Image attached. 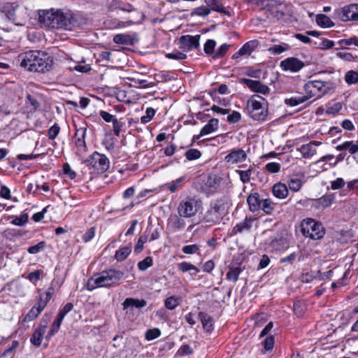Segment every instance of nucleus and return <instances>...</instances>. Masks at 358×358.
Returning <instances> with one entry per match:
<instances>
[{"label":"nucleus","mask_w":358,"mask_h":358,"mask_svg":"<svg viewBox=\"0 0 358 358\" xmlns=\"http://www.w3.org/2000/svg\"><path fill=\"white\" fill-rule=\"evenodd\" d=\"M38 22L41 27L52 29L71 30L77 26V22L72 14L61 11L41 10L38 13Z\"/></svg>","instance_id":"1"},{"label":"nucleus","mask_w":358,"mask_h":358,"mask_svg":"<svg viewBox=\"0 0 358 358\" xmlns=\"http://www.w3.org/2000/svg\"><path fill=\"white\" fill-rule=\"evenodd\" d=\"M48 57L41 51L29 50L17 57L20 65L29 71L44 72L50 66Z\"/></svg>","instance_id":"2"},{"label":"nucleus","mask_w":358,"mask_h":358,"mask_svg":"<svg viewBox=\"0 0 358 358\" xmlns=\"http://www.w3.org/2000/svg\"><path fill=\"white\" fill-rule=\"evenodd\" d=\"M124 272L117 269H108L90 278L87 284V289L93 290L98 287H115L121 283Z\"/></svg>","instance_id":"3"},{"label":"nucleus","mask_w":358,"mask_h":358,"mask_svg":"<svg viewBox=\"0 0 358 358\" xmlns=\"http://www.w3.org/2000/svg\"><path fill=\"white\" fill-rule=\"evenodd\" d=\"M0 11L16 25H22L23 20L26 18L25 8L16 2H6L2 5L0 4Z\"/></svg>","instance_id":"4"},{"label":"nucleus","mask_w":358,"mask_h":358,"mask_svg":"<svg viewBox=\"0 0 358 358\" xmlns=\"http://www.w3.org/2000/svg\"><path fill=\"white\" fill-rule=\"evenodd\" d=\"M306 90L310 94V97H320L324 94L334 92L336 86L331 80L322 81L320 80H312L305 85Z\"/></svg>","instance_id":"5"},{"label":"nucleus","mask_w":358,"mask_h":358,"mask_svg":"<svg viewBox=\"0 0 358 358\" xmlns=\"http://www.w3.org/2000/svg\"><path fill=\"white\" fill-rule=\"evenodd\" d=\"M83 163L88 167L91 173H103L108 169L110 164L108 159L97 152H94Z\"/></svg>","instance_id":"6"},{"label":"nucleus","mask_w":358,"mask_h":358,"mask_svg":"<svg viewBox=\"0 0 358 358\" xmlns=\"http://www.w3.org/2000/svg\"><path fill=\"white\" fill-rule=\"evenodd\" d=\"M301 227L303 235L313 240H319L325 234V230L322 224L311 218L303 220Z\"/></svg>","instance_id":"7"},{"label":"nucleus","mask_w":358,"mask_h":358,"mask_svg":"<svg viewBox=\"0 0 358 358\" xmlns=\"http://www.w3.org/2000/svg\"><path fill=\"white\" fill-rule=\"evenodd\" d=\"M199 208V203L195 198H187L179 203L178 213L180 217H192L194 216Z\"/></svg>","instance_id":"8"},{"label":"nucleus","mask_w":358,"mask_h":358,"mask_svg":"<svg viewBox=\"0 0 358 358\" xmlns=\"http://www.w3.org/2000/svg\"><path fill=\"white\" fill-rule=\"evenodd\" d=\"M101 115L106 122L113 123V130L116 136H120V131L126 129L131 124V119L127 117L117 118L110 113H101Z\"/></svg>","instance_id":"9"},{"label":"nucleus","mask_w":358,"mask_h":358,"mask_svg":"<svg viewBox=\"0 0 358 358\" xmlns=\"http://www.w3.org/2000/svg\"><path fill=\"white\" fill-rule=\"evenodd\" d=\"M335 15L343 22L358 20V4L346 6L335 12Z\"/></svg>","instance_id":"10"},{"label":"nucleus","mask_w":358,"mask_h":358,"mask_svg":"<svg viewBox=\"0 0 358 358\" xmlns=\"http://www.w3.org/2000/svg\"><path fill=\"white\" fill-rule=\"evenodd\" d=\"M200 36H182L179 38L180 48L184 52H188L192 49H196L199 45Z\"/></svg>","instance_id":"11"},{"label":"nucleus","mask_w":358,"mask_h":358,"mask_svg":"<svg viewBox=\"0 0 358 358\" xmlns=\"http://www.w3.org/2000/svg\"><path fill=\"white\" fill-rule=\"evenodd\" d=\"M240 82L247 85L252 92L267 94L270 92V88L262 83L259 80H255L248 78H241Z\"/></svg>","instance_id":"12"},{"label":"nucleus","mask_w":358,"mask_h":358,"mask_svg":"<svg viewBox=\"0 0 358 358\" xmlns=\"http://www.w3.org/2000/svg\"><path fill=\"white\" fill-rule=\"evenodd\" d=\"M280 66L285 71L296 72L303 67L304 64L296 57H289L281 61Z\"/></svg>","instance_id":"13"},{"label":"nucleus","mask_w":358,"mask_h":358,"mask_svg":"<svg viewBox=\"0 0 358 358\" xmlns=\"http://www.w3.org/2000/svg\"><path fill=\"white\" fill-rule=\"evenodd\" d=\"M320 144V141H313L308 143L302 145L297 148V150L300 152L303 158L309 159L316 154V147L319 146Z\"/></svg>","instance_id":"14"},{"label":"nucleus","mask_w":358,"mask_h":358,"mask_svg":"<svg viewBox=\"0 0 358 358\" xmlns=\"http://www.w3.org/2000/svg\"><path fill=\"white\" fill-rule=\"evenodd\" d=\"M247 158L245 152L242 149L231 150L226 157L225 161L231 164L242 162Z\"/></svg>","instance_id":"15"},{"label":"nucleus","mask_w":358,"mask_h":358,"mask_svg":"<svg viewBox=\"0 0 358 358\" xmlns=\"http://www.w3.org/2000/svg\"><path fill=\"white\" fill-rule=\"evenodd\" d=\"M86 130V127H80L77 129L75 133V143L78 152H85L86 150L87 147L85 140Z\"/></svg>","instance_id":"16"},{"label":"nucleus","mask_w":358,"mask_h":358,"mask_svg":"<svg viewBox=\"0 0 358 358\" xmlns=\"http://www.w3.org/2000/svg\"><path fill=\"white\" fill-rule=\"evenodd\" d=\"M335 196L333 194H326L320 199L315 200L313 203V207L317 210H323L333 203Z\"/></svg>","instance_id":"17"},{"label":"nucleus","mask_w":358,"mask_h":358,"mask_svg":"<svg viewBox=\"0 0 358 358\" xmlns=\"http://www.w3.org/2000/svg\"><path fill=\"white\" fill-rule=\"evenodd\" d=\"M248 106L252 110H257L259 109H265L267 107L266 100L259 95H253L248 101Z\"/></svg>","instance_id":"18"},{"label":"nucleus","mask_w":358,"mask_h":358,"mask_svg":"<svg viewBox=\"0 0 358 358\" xmlns=\"http://www.w3.org/2000/svg\"><path fill=\"white\" fill-rule=\"evenodd\" d=\"M208 213L214 216L212 221L219 220L220 217L225 213L224 203L221 201H217L208 211Z\"/></svg>","instance_id":"19"},{"label":"nucleus","mask_w":358,"mask_h":358,"mask_svg":"<svg viewBox=\"0 0 358 358\" xmlns=\"http://www.w3.org/2000/svg\"><path fill=\"white\" fill-rule=\"evenodd\" d=\"M47 329V324L44 325H40L38 328L35 329L33 334L31 336L30 341L31 343L36 346L38 347L41 345L42 342V338L44 335V334L46 331Z\"/></svg>","instance_id":"20"},{"label":"nucleus","mask_w":358,"mask_h":358,"mask_svg":"<svg viewBox=\"0 0 358 358\" xmlns=\"http://www.w3.org/2000/svg\"><path fill=\"white\" fill-rule=\"evenodd\" d=\"M336 150H347L350 155L358 152V141H346L336 147Z\"/></svg>","instance_id":"21"},{"label":"nucleus","mask_w":358,"mask_h":358,"mask_svg":"<svg viewBox=\"0 0 358 358\" xmlns=\"http://www.w3.org/2000/svg\"><path fill=\"white\" fill-rule=\"evenodd\" d=\"M147 305V301L144 299L135 298H127L122 303L123 310L129 308H142Z\"/></svg>","instance_id":"22"},{"label":"nucleus","mask_w":358,"mask_h":358,"mask_svg":"<svg viewBox=\"0 0 358 358\" xmlns=\"http://www.w3.org/2000/svg\"><path fill=\"white\" fill-rule=\"evenodd\" d=\"M45 308L43 304L38 301L31 308L28 313L24 316L23 322H30L36 319Z\"/></svg>","instance_id":"23"},{"label":"nucleus","mask_w":358,"mask_h":358,"mask_svg":"<svg viewBox=\"0 0 358 358\" xmlns=\"http://www.w3.org/2000/svg\"><path fill=\"white\" fill-rule=\"evenodd\" d=\"M247 202L249 206V209L252 212H256L261 208L262 200L259 198L258 193L250 194L247 199Z\"/></svg>","instance_id":"24"},{"label":"nucleus","mask_w":358,"mask_h":358,"mask_svg":"<svg viewBox=\"0 0 358 358\" xmlns=\"http://www.w3.org/2000/svg\"><path fill=\"white\" fill-rule=\"evenodd\" d=\"M180 215H171L168 220V226L173 230H179L182 229L185 225V221Z\"/></svg>","instance_id":"25"},{"label":"nucleus","mask_w":358,"mask_h":358,"mask_svg":"<svg viewBox=\"0 0 358 358\" xmlns=\"http://www.w3.org/2000/svg\"><path fill=\"white\" fill-rule=\"evenodd\" d=\"M272 192L273 195L278 199H285L288 195V188L284 183L278 182L273 185Z\"/></svg>","instance_id":"26"},{"label":"nucleus","mask_w":358,"mask_h":358,"mask_svg":"<svg viewBox=\"0 0 358 358\" xmlns=\"http://www.w3.org/2000/svg\"><path fill=\"white\" fill-rule=\"evenodd\" d=\"M206 4L210 10L216 11L220 13H224L229 15V12L222 6L220 0H205Z\"/></svg>","instance_id":"27"},{"label":"nucleus","mask_w":358,"mask_h":358,"mask_svg":"<svg viewBox=\"0 0 358 358\" xmlns=\"http://www.w3.org/2000/svg\"><path fill=\"white\" fill-rule=\"evenodd\" d=\"M113 41L115 43L131 45L134 43V39L129 34H116L113 37Z\"/></svg>","instance_id":"28"},{"label":"nucleus","mask_w":358,"mask_h":358,"mask_svg":"<svg viewBox=\"0 0 358 358\" xmlns=\"http://www.w3.org/2000/svg\"><path fill=\"white\" fill-rule=\"evenodd\" d=\"M199 317L201 320L203 329L206 331H210L213 329V318L205 313L200 312Z\"/></svg>","instance_id":"29"},{"label":"nucleus","mask_w":358,"mask_h":358,"mask_svg":"<svg viewBox=\"0 0 358 358\" xmlns=\"http://www.w3.org/2000/svg\"><path fill=\"white\" fill-rule=\"evenodd\" d=\"M316 23L324 28H330L334 26V23L332 20L324 14H318L315 19Z\"/></svg>","instance_id":"30"},{"label":"nucleus","mask_w":358,"mask_h":358,"mask_svg":"<svg viewBox=\"0 0 358 358\" xmlns=\"http://www.w3.org/2000/svg\"><path fill=\"white\" fill-rule=\"evenodd\" d=\"M218 120L213 118L207 124H206L201 130V135H207L215 131L218 128Z\"/></svg>","instance_id":"31"},{"label":"nucleus","mask_w":358,"mask_h":358,"mask_svg":"<svg viewBox=\"0 0 358 358\" xmlns=\"http://www.w3.org/2000/svg\"><path fill=\"white\" fill-rule=\"evenodd\" d=\"M178 268L180 271L185 272H190L192 275H196L199 272V269L196 268L194 265L191 263L187 262H182L178 264Z\"/></svg>","instance_id":"32"},{"label":"nucleus","mask_w":358,"mask_h":358,"mask_svg":"<svg viewBox=\"0 0 358 358\" xmlns=\"http://www.w3.org/2000/svg\"><path fill=\"white\" fill-rule=\"evenodd\" d=\"M63 318L59 317V315H57L55 320H54L53 323L52 324L50 327V329L48 332V334L46 336V338L49 339L53 335H55L59 329L61 324L62 322Z\"/></svg>","instance_id":"33"},{"label":"nucleus","mask_w":358,"mask_h":358,"mask_svg":"<svg viewBox=\"0 0 358 358\" xmlns=\"http://www.w3.org/2000/svg\"><path fill=\"white\" fill-rule=\"evenodd\" d=\"M205 181V186L203 187L204 192H213L217 187L216 178L213 176H208Z\"/></svg>","instance_id":"34"},{"label":"nucleus","mask_w":358,"mask_h":358,"mask_svg":"<svg viewBox=\"0 0 358 358\" xmlns=\"http://www.w3.org/2000/svg\"><path fill=\"white\" fill-rule=\"evenodd\" d=\"M131 252V246L123 247L116 251L115 258L118 262L124 260Z\"/></svg>","instance_id":"35"},{"label":"nucleus","mask_w":358,"mask_h":358,"mask_svg":"<svg viewBox=\"0 0 358 358\" xmlns=\"http://www.w3.org/2000/svg\"><path fill=\"white\" fill-rule=\"evenodd\" d=\"M180 299L175 296L168 297L164 301V306L171 310H174L180 304Z\"/></svg>","instance_id":"36"},{"label":"nucleus","mask_w":358,"mask_h":358,"mask_svg":"<svg viewBox=\"0 0 358 358\" xmlns=\"http://www.w3.org/2000/svg\"><path fill=\"white\" fill-rule=\"evenodd\" d=\"M54 294V289L52 287H50L47 289V291L43 294L39 296L38 301L41 304H43V306L45 307L51 299L52 295Z\"/></svg>","instance_id":"37"},{"label":"nucleus","mask_w":358,"mask_h":358,"mask_svg":"<svg viewBox=\"0 0 358 358\" xmlns=\"http://www.w3.org/2000/svg\"><path fill=\"white\" fill-rule=\"evenodd\" d=\"M252 222V220L251 218L250 219H245L243 222L238 224L234 228V233H241L245 230H249L251 227V222Z\"/></svg>","instance_id":"38"},{"label":"nucleus","mask_w":358,"mask_h":358,"mask_svg":"<svg viewBox=\"0 0 358 358\" xmlns=\"http://www.w3.org/2000/svg\"><path fill=\"white\" fill-rule=\"evenodd\" d=\"M307 99V96H292L289 99H285V103L286 104L289 105L291 106H296L301 103H303Z\"/></svg>","instance_id":"39"},{"label":"nucleus","mask_w":358,"mask_h":358,"mask_svg":"<svg viewBox=\"0 0 358 358\" xmlns=\"http://www.w3.org/2000/svg\"><path fill=\"white\" fill-rule=\"evenodd\" d=\"M289 45L287 43L275 45L268 49V51L273 55L281 54L282 52L289 50Z\"/></svg>","instance_id":"40"},{"label":"nucleus","mask_w":358,"mask_h":358,"mask_svg":"<svg viewBox=\"0 0 358 358\" xmlns=\"http://www.w3.org/2000/svg\"><path fill=\"white\" fill-rule=\"evenodd\" d=\"M345 80L349 84H355L358 82V72L355 71H349L345 75Z\"/></svg>","instance_id":"41"},{"label":"nucleus","mask_w":358,"mask_h":358,"mask_svg":"<svg viewBox=\"0 0 358 358\" xmlns=\"http://www.w3.org/2000/svg\"><path fill=\"white\" fill-rule=\"evenodd\" d=\"M260 209L266 214H271L274 210V205L269 199H263L261 202Z\"/></svg>","instance_id":"42"},{"label":"nucleus","mask_w":358,"mask_h":358,"mask_svg":"<svg viewBox=\"0 0 358 358\" xmlns=\"http://www.w3.org/2000/svg\"><path fill=\"white\" fill-rule=\"evenodd\" d=\"M302 185V181L296 178H291L288 182V187L293 192H298Z\"/></svg>","instance_id":"43"},{"label":"nucleus","mask_w":358,"mask_h":358,"mask_svg":"<svg viewBox=\"0 0 358 358\" xmlns=\"http://www.w3.org/2000/svg\"><path fill=\"white\" fill-rule=\"evenodd\" d=\"M343 105L342 102L334 100L328 103L326 112H339L343 109Z\"/></svg>","instance_id":"44"},{"label":"nucleus","mask_w":358,"mask_h":358,"mask_svg":"<svg viewBox=\"0 0 358 358\" xmlns=\"http://www.w3.org/2000/svg\"><path fill=\"white\" fill-rule=\"evenodd\" d=\"M27 103L30 104L33 108V110H37L40 106L38 100V95L36 94L27 95Z\"/></svg>","instance_id":"45"},{"label":"nucleus","mask_w":358,"mask_h":358,"mask_svg":"<svg viewBox=\"0 0 358 358\" xmlns=\"http://www.w3.org/2000/svg\"><path fill=\"white\" fill-rule=\"evenodd\" d=\"M236 172L238 173L241 180L245 184L250 181L252 169H248L246 171L236 170Z\"/></svg>","instance_id":"46"},{"label":"nucleus","mask_w":358,"mask_h":358,"mask_svg":"<svg viewBox=\"0 0 358 358\" xmlns=\"http://www.w3.org/2000/svg\"><path fill=\"white\" fill-rule=\"evenodd\" d=\"M117 8L122 10H124V11H127V12H133L134 11L136 15H138L136 18H135V20L136 22H138V21H141L143 18V13H141V12H138L136 10H135L132 6L131 4H127L125 6H124L123 7H117Z\"/></svg>","instance_id":"47"},{"label":"nucleus","mask_w":358,"mask_h":358,"mask_svg":"<svg viewBox=\"0 0 358 358\" xmlns=\"http://www.w3.org/2000/svg\"><path fill=\"white\" fill-rule=\"evenodd\" d=\"M241 273V269L238 267L231 268L227 273V278L229 280L236 282L238 279L239 274Z\"/></svg>","instance_id":"48"},{"label":"nucleus","mask_w":358,"mask_h":358,"mask_svg":"<svg viewBox=\"0 0 358 358\" xmlns=\"http://www.w3.org/2000/svg\"><path fill=\"white\" fill-rule=\"evenodd\" d=\"M153 264L152 257H147L142 261L138 263V269L141 271H145L147 268L150 267Z\"/></svg>","instance_id":"49"},{"label":"nucleus","mask_w":358,"mask_h":358,"mask_svg":"<svg viewBox=\"0 0 358 358\" xmlns=\"http://www.w3.org/2000/svg\"><path fill=\"white\" fill-rule=\"evenodd\" d=\"M161 334V331L157 328H153L148 329L145 333V339L148 341H152L158 338Z\"/></svg>","instance_id":"50"},{"label":"nucleus","mask_w":358,"mask_h":358,"mask_svg":"<svg viewBox=\"0 0 358 358\" xmlns=\"http://www.w3.org/2000/svg\"><path fill=\"white\" fill-rule=\"evenodd\" d=\"M281 165L277 162H269L266 164L265 169L270 173H275L280 171Z\"/></svg>","instance_id":"51"},{"label":"nucleus","mask_w":358,"mask_h":358,"mask_svg":"<svg viewBox=\"0 0 358 358\" xmlns=\"http://www.w3.org/2000/svg\"><path fill=\"white\" fill-rule=\"evenodd\" d=\"M28 215L25 213L15 217L11 223L16 226H23L28 222Z\"/></svg>","instance_id":"52"},{"label":"nucleus","mask_w":358,"mask_h":358,"mask_svg":"<svg viewBox=\"0 0 358 358\" xmlns=\"http://www.w3.org/2000/svg\"><path fill=\"white\" fill-rule=\"evenodd\" d=\"M210 12V9L208 7V6H202L198 8H196L194 11L193 14L199 16H207Z\"/></svg>","instance_id":"53"},{"label":"nucleus","mask_w":358,"mask_h":358,"mask_svg":"<svg viewBox=\"0 0 358 358\" xmlns=\"http://www.w3.org/2000/svg\"><path fill=\"white\" fill-rule=\"evenodd\" d=\"M201 152L196 149H189L185 152L186 158L188 160L197 159L201 157Z\"/></svg>","instance_id":"54"},{"label":"nucleus","mask_w":358,"mask_h":358,"mask_svg":"<svg viewBox=\"0 0 358 358\" xmlns=\"http://www.w3.org/2000/svg\"><path fill=\"white\" fill-rule=\"evenodd\" d=\"M60 131V127L57 124H55L48 129V137L50 140H54Z\"/></svg>","instance_id":"55"},{"label":"nucleus","mask_w":358,"mask_h":358,"mask_svg":"<svg viewBox=\"0 0 358 358\" xmlns=\"http://www.w3.org/2000/svg\"><path fill=\"white\" fill-rule=\"evenodd\" d=\"M199 248L197 245L193 244V245H185L182 248V251L185 254L187 255H192L196 253L199 251Z\"/></svg>","instance_id":"56"},{"label":"nucleus","mask_w":358,"mask_h":358,"mask_svg":"<svg viewBox=\"0 0 358 358\" xmlns=\"http://www.w3.org/2000/svg\"><path fill=\"white\" fill-rule=\"evenodd\" d=\"M64 173L68 176L71 179H74L76 177V173L71 168L68 163L63 164Z\"/></svg>","instance_id":"57"},{"label":"nucleus","mask_w":358,"mask_h":358,"mask_svg":"<svg viewBox=\"0 0 358 358\" xmlns=\"http://www.w3.org/2000/svg\"><path fill=\"white\" fill-rule=\"evenodd\" d=\"M274 345V337L273 336H268L263 341V345L264 347L265 351L271 350L273 348Z\"/></svg>","instance_id":"58"},{"label":"nucleus","mask_w":358,"mask_h":358,"mask_svg":"<svg viewBox=\"0 0 358 358\" xmlns=\"http://www.w3.org/2000/svg\"><path fill=\"white\" fill-rule=\"evenodd\" d=\"M166 57L172 59L182 60L186 59L187 55L185 53L177 51L173 53H166Z\"/></svg>","instance_id":"59"},{"label":"nucleus","mask_w":358,"mask_h":358,"mask_svg":"<svg viewBox=\"0 0 358 358\" xmlns=\"http://www.w3.org/2000/svg\"><path fill=\"white\" fill-rule=\"evenodd\" d=\"M254 47L252 42L246 43L241 48L238 50V54L242 53L243 55L250 54L253 50Z\"/></svg>","instance_id":"60"},{"label":"nucleus","mask_w":358,"mask_h":358,"mask_svg":"<svg viewBox=\"0 0 358 358\" xmlns=\"http://www.w3.org/2000/svg\"><path fill=\"white\" fill-rule=\"evenodd\" d=\"M215 46V41L214 40L209 39L204 44V52L208 54H212L213 52Z\"/></svg>","instance_id":"61"},{"label":"nucleus","mask_w":358,"mask_h":358,"mask_svg":"<svg viewBox=\"0 0 358 358\" xmlns=\"http://www.w3.org/2000/svg\"><path fill=\"white\" fill-rule=\"evenodd\" d=\"M45 247V242L41 241L38 244L31 246L28 248L27 251L30 254H37L41 250H42Z\"/></svg>","instance_id":"62"},{"label":"nucleus","mask_w":358,"mask_h":358,"mask_svg":"<svg viewBox=\"0 0 358 358\" xmlns=\"http://www.w3.org/2000/svg\"><path fill=\"white\" fill-rule=\"evenodd\" d=\"M193 353V350L189 345H182L180 349L178 350L177 354L179 356H184L185 355H192Z\"/></svg>","instance_id":"63"},{"label":"nucleus","mask_w":358,"mask_h":358,"mask_svg":"<svg viewBox=\"0 0 358 358\" xmlns=\"http://www.w3.org/2000/svg\"><path fill=\"white\" fill-rule=\"evenodd\" d=\"M341 45H355L358 47V38L355 36L347 39H343L339 41Z\"/></svg>","instance_id":"64"}]
</instances>
